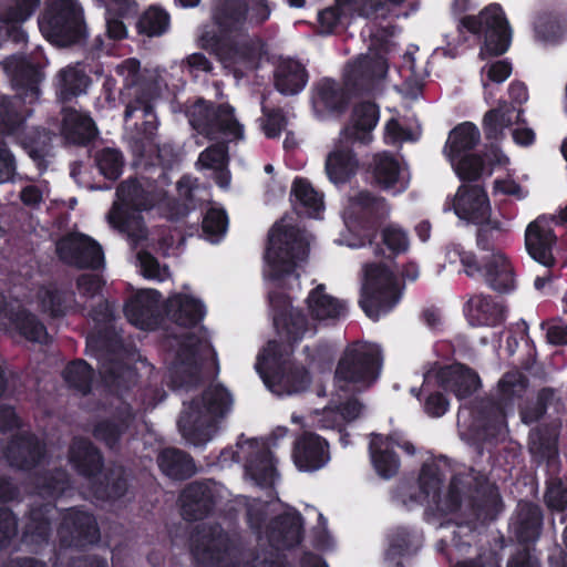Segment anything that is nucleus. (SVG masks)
I'll return each mask as SVG.
<instances>
[{"label":"nucleus","instance_id":"nucleus-18","mask_svg":"<svg viewBox=\"0 0 567 567\" xmlns=\"http://www.w3.org/2000/svg\"><path fill=\"white\" fill-rule=\"evenodd\" d=\"M236 461L245 463V476L259 486L272 485L278 473L269 447L261 441L245 440L236 445V450L221 453V462Z\"/></svg>","mask_w":567,"mask_h":567},{"label":"nucleus","instance_id":"nucleus-27","mask_svg":"<svg viewBox=\"0 0 567 567\" xmlns=\"http://www.w3.org/2000/svg\"><path fill=\"white\" fill-rule=\"evenodd\" d=\"M379 107L371 102L357 104L348 124L341 130V140L368 145L373 140V131L379 122Z\"/></svg>","mask_w":567,"mask_h":567},{"label":"nucleus","instance_id":"nucleus-62","mask_svg":"<svg viewBox=\"0 0 567 567\" xmlns=\"http://www.w3.org/2000/svg\"><path fill=\"white\" fill-rule=\"evenodd\" d=\"M383 243L395 254L406 251L410 246L408 234L402 228L394 225L383 230Z\"/></svg>","mask_w":567,"mask_h":567},{"label":"nucleus","instance_id":"nucleus-19","mask_svg":"<svg viewBox=\"0 0 567 567\" xmlns=\"http://www.w3.org/2000/svg\"><path fill=\"white\" fill-rule=\"evenodd\" d=\"M467 276L483 278L485 282L499 292H508L515 288V276L508 258L502 251H493L478 262L474 256L462 257Z\"/></svg>","mask_w":567,"mask_h":567},{"label":"nucleus","instance_id":"nucleus-56","mask_svg":"<svg viewBox=\"0 0 567 567\" xmlns=\"http://www.w3.org/2000/svg\"><path fill=\"white\" fill-rule=\"evenodd\" d=\"M228 227V217L223 208L212 207L203 220V228L207 239L217 243L225 235Z\"/></svg>","mask_w":567,"mask_h":567},{"label":"nucleus","instance_id":"nucleus-9","mask_svg":"<svg viewBox=\"0 0 567 567\" xmlns=\"http://www.w3.org/2000/svg\"><path fill=\"white\" fill-rule=\"evenodd\" d=\"M367 32L370 35L369 50L348 64L346 78L349 82L360 85H378L389 75L386 55L396 47L395 30L384 25L374 29L369 25Z\"/></svg>","mask_w":567,"mask_h":567},{"label":"nucleus","instance_id":"nucleus-1","mask_svg":"<svg viewBox=\"0 0 567 567\" xmlns=\"http://www.w3.org/2000/svg\"><path fill=\"white\" fill-rule=\"evenodd\" d=\"M308 249V235L286 219L271 228L265 254L264 276L276 288L288 290L287 293H270L276 329L288 343H298L313 337L319 322L338 319L347 312V303L330 295L323 284L311 288L305 299L309 316L300 308L292 307V293L300 290L298 269L306 261Z\"/></svg>","mask_w":567,"mask_h":567},{"label":"nucleus","instance_id":"nucleus-36","mask_svg":"<svg viewBox=\"0 0 567 567\" xmlns=\"http://www.w3.org/2000/svg\"><path fill=\"white\" fill-rule=\"evenodd\" d=\"M417 49L410 47L403 55V64L401 66V75L403 83L398 86L403 99L414 101L422 94L424 79L427 76L425 60H417L415 56Z\"/></svg>","mask_w":567,"mask_h":567},{"label":"nucleus","instance_id":"nucleus-50","mask_svg":"<svg viewBox=\"0 0 567 567\" xmlns=\"http://www.w3.org/2000/svg\"><path fill=\"white\" fill-rule=\"evenodd\" d=\"M89 79L79 66H68L59 74V96L66 101L85 92Z\"/></svg>","mask_w":567,"mask_h":567},{"label":"nucleus","instance_id":"nucleus-31","mask_svg":"<svg viewBox=\"0 0 567 567\" xmlns=\"http://www.w3.org/2000/svg\"><path fill=\"white\" fill-rule=\"evenodd\" d=\"M59 534L62 543L79 546L92 544L99 538L95 519L87 513L70 509L66 512Z\"/></svg>","mask_w":567,"mask_h":567},{"label":"nucleus","instance_id":"nucleus-51","mask_svg":"<svg viewBox=\"0 0 567 567\" xmlns=\"http://www.w3.org/2000/svg\"><path fill=\"white\" fill-rule=\"evenodd\" d=\"M534 37L542 43L558 40L566 31L564 24L550 12H539L533 22Z\"/></svg>","mask_w":567,"mask_h":567},{"label":"nucleus","instance_id":"nucleus-21","mask_svg":"<svg viewBox=\"0 0 567 567\" xmlns=\"http://www.w3.org/2000/svg\"><path fill=\"white\" fill-rule=\"evenodd\" d=\"M436 385L452 391L458 399H464L478 389L480 379L472 370L454 364L425 374L422 390L429 392Z\"/></svg>","mask_w":567,"mask_h":567},{"label":"nucleus","instance_id":"nucleus-34","mask_svg":"<svg viewBox=\"0 0 567 567\" xmlns=\"http://www.w3.org/2000/svg\"><path fill=\"white\" fill-rule=\"evenodd\" d=\"M167 317L183 327L196 326L205 316L203 302L189 292L173 293L165 303Z\"/></svg>","mask_w":567,"mask_h":567},{"label":"nucleus","instance_id":"nucleus-23","mask_svg":"<svg viewBox=\"0 0 567 567\" xmlns=\"http://www.w3.org/2000/svg\"><path fill=\"white\" fill-rule=\"evenodd\" d=\"M61 259L78 267H99L103 261L101 246L83 234H71L56 246Z\"/></svg>","mask_w":567,"mask_h":567},{"label":"nucleus","instance_id":"nucleus-61","mask_svg":"<svg viewBox=\"0 0 567 567\" xmlns=\"http://www.w3.org/2000/svg\"><path fill=\"white\" fill-rule=\"evenodd\" d=\"M420 136V131L404 128L398 120L391 118L384 126V141L388 144L403 143L408 141H415Z\"/></svg>","mask_w":567,"mask_h":567},{"label":"nucleus","instance_id":"nucleus-16","mask_svg":"<svg viewBox=\"0 0 567 567\" xmlns=\"http://www.w3.org/2000/svg\"><path fill=\"white\" fill-rule=\"evenodd\" d=\"M172 346L176 348L175 361L169 369L173 386L187 388L197 383L203 360L213 355L208 341L194 333H186L175 339Z\"/></svg>","mask_w":567,"mask_h":567},{"label":"nucleus","instance_id":"nucleus-57","mask_svg":"<svg viewBox=\"0 0 567 567\" xmlns=\"http://www.w3.org/2000/svg\"><path fill=\"white\" fill-rule=\"evenodd\" d=\"M65 381L82 393L91 389L92 372L84 361H75L64 370Z\"/></svg>","mask_w":567,"mask_h":567},{"label":"nucleus","instance_id":"nucleus-5","mask_svg":"<svg viewBox=\"0 0 567 567\" xmlns=\"http://www.w3.org/2000/svg\"><path fill=\"white\" fill-rule=\"evenodd\" d=\"M289 346L269 341L258 354L256 370L267 389L279 398L293 396L307 391L311 384L309 371L301 364L288 360Z\"/></svg>","mask_w":567,"mask_h":567},{"label":"nucleus","instance_id":"nucleus-8","mask_svg":"<svg viewBox=\"0 0 567 567\" xmlns=\"http://www.w3.org/2000/svg\"><path fill=\"white\" fill-rule=\"evenodd\" d=\"M161 199L150 183L126 181L120 185L116 199L107 214L109 224L121 233H125L132 244L137 245L147 238L138 212L148 209Z\"/></svg>","mask_w":567,"mask_h":567},{"label":"nucleus","instance_id":"nucleus-55","mask_svg":"<svg viewBox=\"0 0 567 567\" xmlns=\"http://www.w3.org/2000/svg\"><path fill=\"white\" fill-rule=\"evenodd\" d=\"M419 547V538L411 536L406 530L398 532L391 539L390 547L386 551V560L393 567H402L400 561H395L396 556L416 550Z\"/></svg>","mask_w":567,"mask_h":567},{"label":"nucleus","instance_id":"nucleus-15","mask_svg":"<svg viewBox=\"0 0 567 567\" xmlns=\"http://www.w3.org/2000/svg\"><path fill=\"white\" fill-rule=\"evenodd\" d=\"M461 25L472 33H483L484 42L481 47L482 59L505 53L512 41V31L498 4H491L480 12L477 17L466 16Z\"/></svg>","mask_w":567,"mask_h":567},{"label":"nucleus","instance_id":"nucleus-14","mask_svg":"<svg viewBox=\"0 0 567 567\" xmlns=\"http://www.w3.org/2000/svg\"><path fill=\"white\" fill-rule=\"evenodd\" d=\"M39 27L48 41L60 47L74 43L84 34L82 11L75 0H49Z\"/></svg>","mask_w":567,"mask_h":567},{"label":"nucleus","instance_id":"nucleus-4","mask_svg":"<svg viewBox=\"0 0 567 567\" xmlns=\"http://www.w3.org/2000/svg\"><path fill=\"white\" fill-rule=\"evenodd\" d=\"M233 406V396L220 384H213L198 398L184 403L178 420L183 437L195 446L212 440L217 430V421L226 415Z\"/></svg>","mask_w":567,"mask_h":567},{"label":"nucleus","instance_id":"nucleus-63","mask_svg":"<svg viewBox=\"0 0 567 567\" xmlns=\"http://www.w3.org/2000/svg\"><path fill=\"white\" fill-rule=\"evenodd\" d=\"M264 116L260 118V126L265 135L269 138L277 137L286 127L287 121L279 111L268 112L262 107Z\"/></svg>","mask_w":567,"mask_h":567},{"label":"nucleus","instance_id":"nucleus-49","mask_svg":"<svg viewBox=\"0 0 567 567\" xmlns=\"http://www.w3.org/2000/svg\"><path fill=\"white\" fill-rule=\"evenodd\" d=\"M42 455V446L33 437H23L13 442L8 449V458L12 465L28 468Z\"/></svg>","mask_w":567,"mask_h":567},{"label":"nucleus","instance_id":"nucleus-13","mask_svg":"<svg viewBox=\"0 0 567 567\" xmlns=\"http://www.w3.org/2000/svg\"><path fill=\"white\" fill-rule=\"evenodd\" d=\"M453 208L458 218L480 226L477 244L482 248L488 247L489 233L504 234L511 229V219L491 218L488 197L478 186H461L455 195Z\"/></svg>","mask_w":567,"mask_h":567},{"label":"nucleus","instance_id":"nucleus-60","mask_svg":"<svg viewBox=\"0 0 567 567\" xmlns=\"http://www.w3.org/2000/svg\"><path fill=\"white\" fill-rule=\"evenodd\" d=\"M494 196H508L516 200H523L528 196V190L522 186L512 175L497 177L493 182Z\"/></svg>","mask_w":567,"mask_h":567},{"label":"nucleus","instance_id":"nucleus-44","mask_svg":"<svg viewBox=\"0 0 567 567\" xmlns=\"http://www.w3.org/2000/svg\"><path fill=\"white\" fill-rule=\"evenodd\" d=\"M275 83L277 90L282 94H297L307 83L306 71L299 62L295 60H284L277 68Z\"/></svg>","mask_w":567,"mask_h":567},{"label":"nucleus","instance_id":"nucleus-22","mask_svg":"<svg viewBox=\"0 0 567 567\" xmlns=\"http://www.w3.org/2000/svg\"><path fill=\"white\" fill-rule=\"evenodd\" d=\"M555 217L539 216L527 225L525 247L528 255L546 268L555 264L553 249L556 244L551 224Z\"/></svg>","mask_w":567,"mask_h":567},{"label":"nucleus","instance_id":"nucleus-3","mask_svg":"<svg viewBox=\"0 0 567 567\" xmlns=\"http://www.w3.org/2000/svg\"><path fill=\"white\" fill-rule=\"evenodd\" d=\"M190 124L198 134L217 143L200 153L197 165L210 169L216 184L228 188L230 174L227 169L228 157L226 142L244 137V126L235 116V110L228 104L212 107L205 101L197 102L190 112Z\"/></svg>","mask_w":567,"mask_h":567},{"label":"nucleus","instance_id":"nucleus-38","mask_svg":"<svg viewBox=\"0 0 567 567\" xmlns=\"http://www.w3.org/2000/svg\"><path fill=\"white\" fill-rule=\"evenodd\" d=\"M347 103V97L341 86L332 80L321 81L312 96L313 111L319 118L340 113Z\"/></svg>","mask_w":567,"mask_h":567},{"label":"nucleus","instance_id":"nucleus-20","mask_svg":"<svg viewBox=\"0 0 567 567\" xmlns=\"http://www.w3.org/2000/svg\"><path fill=\"white\" fill-rule=\"evenodd\" d=\"M269 17L268 0H224L214 12V19L223 30L261 23Z\"/></svg>","mask_w":567,"mask_h":567},{"label":"nucleus","instance_id":"nucleus-53","mask_svg":"<svg viewBox=\"0 0 567 567\" xmlns=\"http://www.w3.org/2000/svg\"><path fill=\"white\" fill-rule=\"evenodd\" d=\"M96 166L100 173L107 179L114 181L123 171L124 161L122 154L114 148H104L96 154Z\"/></svg>","mask_w":567,"mask_h":567},{"label":"nucleus","instance_id":"nucleus-29","mask_svg":"<svg viewBox=\"0 0 567 567\" xmlns=\"http://www.w3.org/2000/svg\"><path fill=\"white\" fill-rule=\"evenodd\" d=\"M371 12L384 16L386 8L381 0H377L370 6L365 3V0H336V7L327 8L318 14L320 32H332L342 16L358 13L359 16L370 18Z\"/></svg>","mask_w":567,"mask_h":567},{"label":"nucleus","instance_id":"nucleus-28","mask_svg":"<svg viewBox=\"0 0 567 567\" xmlns=\"http://www.w3.org/2000/svg\"><path fill=\"white\" fill-rule=\"evenodd\" d=\"M292 460L299 471H318L330 461L328 442L317 434L305 433L295 443Z\"/></svg>","mask_w":567,"mask_h":567},{"label":"nucleus","instance_id":"nucleus-42","mask_svg":"<svg viewBox=\"0 0 567 567\" xmlns=\"http://www.w3.org/2000/svg\"><path fill=\"white\" fill-rule=\"evenodd\" d=\"M389 208L382 198L373 197L369 192L360 190L349 196L343 209V218L348 224L351 219L364 215L383 217Z\"/></svg>","mask_w":567,"mask_h":567},{"label":"nucleus","instance_id":"nucleus-2","mask_svg":"<svg viewBox=\"0 0 567 567\" xmlns=\"http://www.w3.org/2000/svg\"><path fill=\"white\" fill-rule=\"evenodd\" d=\"M474 478L471 475L456 476L451 482L446 492L441 495V474L435 464H426L423 466L419 486L420 493L417 502L426 506L431 519H440L447 515H453L450 520L461 525L462 517L466 523H473L474 519L485 522L492 519V507L497 503V493L491 485L478 483L475 493L484 499L482 503H474V497L471 492V484Z\"/></svg>","mask_w":567,"mask_h":567},{"label":"nucleus","instance_id":"nucleus-7","mask_svg":"<svg viewBox=\"0 0 567 567\" xmlns=\"http://www.w3.org/2000/svg\"><path fill=\"white\" fill-rule=\"evenodd\" d=\"M6 73L11 78L19 96L0 100V127L8 134H18L24 116L29 114L27 104L39 96L40 70L22 56H11L2 62Z\"/></svg>","mask_w":567,"mask_h":567},{"label":"nucleus","instance_id":"nucleus-33","mask_svg":"<svg viewBox=\"0 0 567 567\" xmlns=\"http://www.w3.org/2000/svg\"><path fill=\"white\" fill-rule=\"evenodd\" d=\"M464 312L472 326H496L506 317V308L502 301L484 293L471 296Z\"/></svg>","mask_w":567,"mask_h":567},{"label":"nucleus","instance_id":"nucleus-24","mask_svg":"<svg viewBox=\"0 0 567 567\" xmlns=\"http://www.w3.org/2000/svg\"><path fill=\"white\" fill-rule=\"evenodd\" d=\"M394 446H401L408 453H413L414 447L412 444L404 442L401 444L400 437L383 436L380 434H372L369 442V455L371 464L375 473L384 478H391L398 473L400 462L396 457L393 449Z\"/></svg>","mask_w":567,"mask_h":567},{"label":"nucleus","instance_id":"nucleus-47","mask_svg":"<svg viewBox=\"0 0 567 567\" xmlns=\"http://www.w3.org/2000/svg\"><path fill=\"white\" fill-rule=\"evenodd\" d=\"M70 462L83 475L92 476L101 468V455L84 440L73 443L70 452Z\"/></svg>","mask_w":567,"mask_h":567},{"label":"nucleus","instance_id":"nucleus-11","mask_svg":"<svg viewBox=\"0 0 567 567\" xmlns=\"http://www.w3.org/2000/svg\"><path fill=\"white\" fill-rule=\"evenodd\" d=\"M380 348L358 342L344 352L336 370V386L342 391H360L370 386L379 377Z\"/></svg>","mask_w":567,"mask_h":567},{"label":"nucleus","instance_id":"nucleus-10","mask_svg":"<svg viewBox=\"0 0 567 567\" xmlns=\"http://www.w3.org/2000/svg\"><path fill=\"white\" fill-rule=\"evenodd\" d=\"M116 73L122 78L124 84L123 96L134 97L125 110V123L133 118L143 120L142 132L152 136L157 128L158 122L150 100L155 95V90L140 70V62L136 59H127L116 66Z\"/></svg>","mask_w":567,"mask_h":567},{"label":"nucleus","instance_id":"nucleus-64","mask_svg":"<svg viewBox=\"0 0 567 567\" xmlns=\"http://www.w3.org/2000/svg\"><path fill=\"white\" fill-rule=\"evenodd\" d=\"M39 299L43 311L50 312L53 316L64 313L62 295L60 292L45 288L39 292Z\"/></svg>","mask_w":567,"mask_h":567},{"label":"nucleus","instance_id":"nucleus-39","mask_svg":"<svg viewBox=\"0 0 567 567\" xmlns=\"http://www.w3.org/2000/svg\"><path fill=\"white\" fill-rule=\"evenodd\" d=\"M363 405L358 400H348L340 408L339 405H328L321 412H316L312 417V425L318 429H339L344 423L358 419L363 413Z\"/></svg>","mask_w":567,"mask_h":567},{"label":"nucleus","instance_id":"nucleus-37","mask_svg":"<svg viewBox=\"0 0 567 567\" xmlns=\"http://www.w3.org/2000/svg\"><path fill=\"white\" fill-rule=\"evenodd\" d=\"M215 484L193 483L181 495L182 515L185 519H200L214 501Z\"/></svg>","mask_w":567,"mask_h":567},{"label":"nucleus","instance_id":"nucleus-25","mask_svg":"<svg viewBox=\"0 0 567 567\" xmlns=\"http://www.w3.org/2000/svg\"><path fill=\"white\" fill-rule=\"evenodd\" d=\"M161 295L155 289L137 291L125 306L127 320L142 330L157 327L162 318Z\"/></svg>","mask_w":567,"mask_h":567},{"label":"nucleus","instance_id":"nucleus-54","mask_svg":"<svg viewBox=\"0 0 567 567\" xmlns=\"http://www.w3.org/2000/svg\"><path fill=\"white\" fill-rule=\"evenodd\" d=\"M13 324L16 329L30 341L45 342L48 339L45 327L31 313L25 311L17 313Z\"/></svg>","mask_w":567,"mask_h":567},{"label":"nucleus","instance_id":"nucleus-45","mask_svg":"<svg viewBox=\"0 0 567 567\" xmlns=\"http://www.w3.org/2000/svg\"><path fill=\"white\" fill-rule=\"evenodd\" d=\"M62 134L74 143H83L96 134L95 125L90 116L74 109L63 110Z\"/></svg>","mask_w":567,"mask_h":567},{"label":"nucleus","instance_id":"nucleus-46","mask_svg":"<svg viewBox=\"0 0 567 567\" xmlns=\"http://www.w3.org/2000/svg\"><path fill=\"white\" fill-rule=\"evenodd\" d=\"M542 524L540 509L533 504L522 503L512 522V528L522 542H530L537 538Z\"/></svg>","mask_w":567,"mask_h":567},{"label":"nucleus","instance_id":"nucleus-41","mask_svg":"<svg viewBox=\"0 0 567 567\" xmlns=\"http://www.w3.org/2000/svg\"><path fill=\"white\" fill-rule=\"evenodd\" d=\"M522 109L499 101L497 105L487 111L483 118V128L487 138L498 140L515 122L520 121Z\"/></svg>","mask_w":567,"mask_h":567},{"label":"nucleus","instance_id":"nucleus-17","mask_svg":"<svg viewBox=\"0 0 567 567\" xmlns=\"http://www.w3.org/2000/svg\"><path fill=\"white\" fill-rule=\"evenodd\" d=\"M280 513L271 524L270 530H267L266 538L271 546L290 547L298 544L301 539V517L298 513L279 501L271 504L255 502L248 509V522L254 529H259L264 520V514Z\"/></svg>","mask_w":567,"mask_h":567},{"label":"nucleus","instance_id":"nucleus-35","mask_svg":"<svg viewBox=\"0 0 567 567\" xmlns=\"http://www.w3.org/2000/svg\"><path fill=\"white\" fill-rule=\"evenodd\" d=\"M342 141L340 138V142L332 147L326 157V174L334 185L349 182L357 174L360 166L353 151L343 145Z\"/></svg>","mask_w":567,"mask_h":567},{"label":"nucleus","instance_id":"nucleus-32","mask_svg":"<svg viewBox=\"0 0 567 567\" xmlns=\"http://www.w3.org/2000/svg\"><path fill=\"white\" fill-rule=\"evenodd\" d=\"M262 53V45L258 40H244L236 45L223 43L217 50V55L225 68L234 69L235 72L257 66Z\"/></svg>","mask_w":567,"mask_h":567},{"label":"nucleus","instance_id":"nucleus-40","mask_svg":"<svg viewBox=\"0 0 567 567\" xmlns=\"http://www.w3.org/2000/svg\"><path fill=\"white\" fill-rule=\"evenodd\" d=\"M526 390V380L519 371H512L499 380L497 385V404L501 410L496 420L497 431L504 427V416L506 409L512 408L524 394Z\"/></svg>","mask_w":567,"mask_h":567},{"label":"nucleus","instance_id":"nucleus-58","mask_svg":"<svg viewBox=\"0 0 567 567\" xmlns=\"http://www.w3.org/2000/svg\"><path fill=\"white\" fill-rule=\"evenodd\" d=\"M511 73L512 65L507 61H496L482 68L481 82L486 100L488 95H492L488 92L489 83H503L509 78Z\"/></svg>","mask_w":567,"mask_h":567},{"label":"nucleus","instance_id":"nucleus-43","mask_svg":"<svg viewBox=\"0 0 567 567\" xmlns=\"http://www.w3.org/2000/svg\"><path fill=\"white\" fill-rule=\"evenodd\" d=\"M291 197L295 209L299 214L312 218H320L324 209L322 195L319 194L306 179L298 178L293 182Z\"/></svg>","mask_w":567,"mask_h":567},{"label":"nucleus","instance_id":"nucleus-6","mask_svg":"<svg viewBox=\"0 0 567 567\" xmlns=\"http://www.w3.org/2000/svg\"><path fill=\"white\" fill-rule=\"evenodd\" d=\"M481 140L480 130L470 122L454 127L447 137L444 154L451 162L454 171L462 179H477L484 175L489 176L497 166H505L509 158L499 150L492 148L485 158L468 155Z\"/></svg>","mask_w":567,"mask_h":567},{"label":"nucleus","instance_id":"nucleus-59","mask_svg":"<svg viewBox=\"0 0 567 567\" xmlns=\"http://www.w3.org/2000/svg\"><path fill=\"white\" fill-rule=\"evenodd\" d=\"M137 264L141 274L147 279L161 282L171 277L168 268L161 266L155 257L144 250L137 252Z\"/></svg>","mask_w":567,"mask_h":567},{"label":"nucleus","instance_id":"nucleus-12","mask_svg":"<svg viewBox=\"0 0 567 567\" xmlns=\"http://www.w3.org/2000/svg\"><path fill=\"white\" fill-rule=\"evenodd\" d=\"M402 292L394 274L383 265H365L359 306L367 317L378 320L400 301Z\"/></svg>","mask_w":567,"mask_h":567},{"label":"nucleus","instance_id":"nucleus-48","mask_svg":"<svg viewBox=\"0 0 567 567\" xmlns=\"http://www.w3.org/2000/svg\"><path fill=\"white\" fill-rule=\"evenodd\" d=\"M158 465L162 472L173 478L182 480L195 473V465L185 453L167 449L158 456Z\"/></svg>","mask_w":567,"mask_h":567},{"label":"nucleus","instance_id":"nucleus-52","mask_svg":"<svg viewBox=\"0 0 567 567\" xmlns=\"http://www.w3.org/2000/svg\"><path fill=\"white\" fill-rule=\"evenodd\" d=\"M168 24L169 18L165 11L158 8H150L140 18L137 29L140 33L156 37L163 34L168 29Z\"/></svg>","mask_w":567,"mask_h":567},{"label":"nucleus","instance_id":"nucleus-26","mask_svg":"<svg viewBox=\"0 0 567 567\" xmlns=\"http://www.w3.org/2000/svg\"><path fill=\"white\" fill-rule=\"evenodd\" d=\"M370 172L374 183L384 190L398 194L408 188L409 174L406 167L388 152L373 155Z\"/></svg>","mask_w":567,"mask_h":567},{"label":"nucleus","instance_id":"nucleus-30","mask_svg":"<svg viewBox=\"0 0 567 567\" xmlns=\"http://www.w3.org/2000/svg\"><path fill=\"white\" fill-rule=\"evenodd\" d=\"M40 0H13L7 8H0V44L12 39L22 42L25 39L21 24L34 13Z\"/></svg>","mask_w":567,"mask_h":567}]
</instances>
